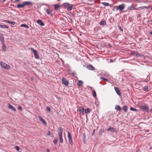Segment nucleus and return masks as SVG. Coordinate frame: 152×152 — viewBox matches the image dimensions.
Wrapping results in <instances>:
<instances>
[{"mask_svg":"<svg viewBox=\"0 0 152 152\" xmlns=\"http://www.w3.org/2000/svg\"><path fill=\"white\" fill-rule=\"evenodd\" d=\"M151 10H152V7L151 8Z\"/></svg>","mask_w":152,"mask_h":152,"instance_id":"obj_53","label":"nucleus"},{"mask_svg":"<svg viewBox=\"0 0 152 152\" xmlns=\"http://www.w3.org/2000/svg\"><path fill=\"white\" fill-rule=\"evenodd\" d=\"M83 83L81 80H79L77 83V85L78 86H82Z\"/></svg>","mask_w":152,"mask_h":152,"instance_id":"obj_21","label":"nucleus"},{"mask_svg":"<svg viewBox=\"0 0 152 152\" xmlns=\"http://www.w3.org/2000/svg\"><path fill=\"white\" fill-rule=\"evenodd\" d=\"M0 39L1 41H3L4 40V38L3 37H1V38L0 37Z\"/></svg>","mask_w":152,"mask_h":152,"instance_id":"obj_43","label":"nucleus"},{"mask_svg":"<svg viewBox=\"0 0 152 152\" xmlns=\"http://www.w3.org/2000/svg\"><path fill=\"white\" fill-rule=\"evenodd\" d=\"M130 109L132 111H137V110L136 109L132 107H131L130 108Z\"/></svg>","mask_w":152,"mask_h":152,"instance_id":"obj_38","label":"nucleus"},{"mask_svg":"<svg viewBox=\"0 0 152 152\" xmlns=\"http://www.w3.org/2000/svg\"><path fill=\"white\" fill-rule=\"evenodd\" d=\"M87 68L88 69L91 70H93L94 69V67L91 65H89L88 66Z\"/></svg>","mask_w":152,"mask_h":152,"instance_id":"obj_25","label":"nucleus"},{"mask_svg":"<svg viewBox=\"0 0 152 152\" xmlns=\"http://www.w3.org/2000/svg\"><path fill=\"white\" fill-rule=\"evenodd\" d=\"M54 7V9L55 11H56L58 10L60 7V6L58 4H55L53 5Z\"/></svg>","mask_w":152,"mask_h":152,"instance_id":"obj_13","label":"nucleus"},{"mask_svg":"<svg viewBox=\"0 0 152 152\" xmlns=\"http://www.w3.org/2000/svg\"><path fill=\"white\" fill-rule=\"evenodd\" d=\"M46 12L48 15L51 14L52 12L50 11L49 7H48V9H46Z\"/></svg>","mask_w":152,"mask_h":152,"instance_id":"obj_18","label":"nucleus"},{"mask_svg":"<svg viewBox=\"0 0 152 152\" xmlns=\"http://www.w3.org/2000/svg\"><path fill=\"white\" fill-rule=\"evenodd\" d=\"M125 7V5L124 4H121L119 6H117L115 7L116 10H120L122 11L123 10Z\"/></svg>","mask_w":152,"mask_h":152,"instance_id":"obj_5","label":"nucleus"},{"mask_svg":"<svg viewBox=\"0 0 152 152\" xmlns=\"http://www.w3.org/2000/svg\"><path fill=\"white\" fill-rule=\"evenodd\" d=\"M21 27H25V28H28L29 27L26 24H22L21 25Z\"/></svg>","mask_w":152,"mask_h":152,"instance_id":"obj_31","label":"nucleus"},{"mask_svg":"<svg viewBox=\"0 0 152 152\" xmlns=\"http://www.w3.org/2000/svg\"><path fill=\"white\" fill-rule=\"evenodd\" d=\"M69 4L68 3H64L62 5V6H64L65 7H68Z\"/></svg>","mask_w":152,"mask_h":152,"instance_id":"obj_27","label":"nucleus"},{"mask_svg":"<svg viewBox=\"0 0 152 152\" xmlns=\"http://www.w3.org/2000/svg\"><path fill=\"white\" fill-rule=\"evenodd\" d=\"M68 135L69 143L71 145H73V142L72 136L71 134H70V132H68Z\"/></svg>","mask_w":152,"mask_h":152,"instance_id":"obj_7","label":"nucleus"},{"mask_svg":"<svg viewBox=\"0 0 152 152\" xmlns=\"http://www.w3.org/2000/svg\"><path fill=\"white\" fill-rule=\"evenodd\" d=\"M105 81H108V80L107 79H105L104 80Z\"/></svg>","mask_w":152,"mask_h":152,"instance_id":"obj_47","label":"nucleus"},{"mask_svg":"<svg viewBox=\"0 0 152 152\" xmlns=\"http://www.w3.org/2000/svg\"><path fill=\"white\" fill-rule=\"evenodd\" d=\"M31 80H33V77H31Z\"/></svg>","mask_w":152,"mask_h":152,"instance_id":"obj_50","label":"nucleus"},{"mask_svg":"<svg viewBox=\"0 0 152 152\" xmlns=\"http://www.w3.org/2000/svg\"><path fill=\"white\" fill-rule=\"evenodd\" d=\"M30 50H31L32 51V52L34 53L35 58L36 59H39V57L38 54L37 50H34L33 48H31Z\"/></svg>","mask_w":152,"mask_h":152,"instance_id":"obj_6","label":"nucleus"},{"mask_svg":"<svg viewBox=\"0 0 152 152\" xmlns=\"http://www.w3.org/2000/svg\"><path fill=\"white\" fill-rule=\"evenodd\" d=\"M20 0H15V1L13 2V3H15L18 2L20 1Z\"/></svg>","mask_w":152,"mask_h":152,"instance_id":"obj_40","label":"nucleus"},{"mask_svg":"<svg viewBox=\"0 0 152 152\" xmlns=\"http://www.w3.org/2000/svg\"><path fill=\"white\" fill-rule=\"evenodd\" d=\"M50 152V150L49 149H48L46 150V152Z\"/></svg>","mask_w":152,"mask_h":152,"instance_id":"obj_45","label":"nucleus"},{"mask_svg":"<svg viewBox=\"0 0 152 152\" xmlns=\"http://www.w3.org/2000/svg\"><path fill=\"white\" fill-rule=\"evenodd\" d=\"M115 109L116 110H118L120 111L121 110V108L119 105H116L115 107Z\"/></svg>","mask_w":152,"mask_h":152,"instance_id":"obj_17","label":"nucleus"},{"mask_svg":"<svg viewBox=\"0 0 152 152\" xmlns=\"http://www.w3.org/2000/svg\"><path fill=\"white\" fill-rule=\"evenodd\" d=\"M57 141L58 140H57V139H56L53 140V142L55 145H56L57 144Z\"/></svg>","mask_w":152,"mask_h":152,"instance_id":"obj_35","label":"nucleus"},{"mask_svg":"<svg viewBox=\"0 0 152 152\" xmlns=\"http://www.w3.org/2000/svg\"><path fill=\"white\" fill-rule=\"evenodd\" d=\"M0 64L2 68L5 69H10V66L3 61H1L0 62Z\"/></svg>","mask_w":152,"mask_h":152,"instance_id":"obj_3","label":"nucleus"},{"mask_svg":"<svg viewBox=\"0 0 152 152\" xmlns=\"http://www.w3.org/2000/svg\"><path fill=\"white\" fill-rule=\"evenodd\" d=\"M118 28H119V30L121 31H123V29L122 28H121V27L120 26H118Z\"/></svg>","mask_w":152,"mask_h":152,"instance_id":"obj_41","label":"nucleus"},{"mask_svg":"<svg viewBox=\"0 0 152 152\" xmlns=\"http://www.w3.org/2000/svg\"><path fill=\"white\" fill-rule=\"evenodd\" d=\"M135 56L137 57H141L142 56V55L141 54H140L139 53H135Z\"/></svg>","mask_w":152,"mask_h":152,"instance_id":"obj_30","label":"nucleus"},{"mask_svg":"<svg viewBox=\"0 0 152 152\" xmlns=\"http://www.w3.org/2000/svg\"><path fill=\"white\" fill-rule=\"evenodd\" d=\"M62 81L64 84L66 86L68 85V81L66 79L64 78H62Z\"/></svg>","mask_w":152,"mask_h":152,"instance_id":"obj_11","label":"nucleus"},{"mask_svg":"<svg viewBox=\"0 0 152 152\" xmlns=\"http://www.w3.org/2000/svg\"><path fill=\"white\" fill-rule=\"evenodd\" d=\"M46 109L47 111H48V112H50L51 110V108L48 107H46Z\"/></svg>","mask_w":152,"mask_h":152,"instance_id":"obj_36","label":"nucleus"},{"mask_svg":"<svg viewBox=\"0 0 152 152\" xmlns=\"http://www.w3.org/2000/svg\"><path fill=\"white\" fill-rule=\"evenodd\" d=\"M38 118L44 124L46 125L47 123L45 120L42 118L41 116H39Z\"/></svg>","mask_w":152,"mask_h":152,"instance_id":"obj_10","label":"nucleus"},{"mask_svg":"<svg viewBox=\"0 0 152 152\" xmlns=\"http://www.w3.org/2000/svg\"><path fill=\"white\" fill-rule=\"evenodd\" d=\"M8 108L9 109H11L13 111L15 112L16 111V109L12 105H9L8 106Z\"/></svg>","mask_w":152,"mask_h":152,"instance_id":"obj_14","label":"nucleus"},{"mask_svg":"<svg viewBox=\"0 0 152 152\" xmlns=\"http://www.w3.org/2000/svg\"><path fill=\"white\" fill-rule=\"evenodd\" d=\"M148 8V7L146 6H142V7H140L138 8H141V9H144Z\"/></svg>","mask_w":152,"mask_h":152,"instance_id":"obj_37","label":"nucleus"},{"mask_svg":"<svg viewBox=\"0 0 152 152\" xmlns=\"http://www.w3.org/2000/svg\"><path fill=\"white\" fill-rule=\"evenodd\" d=\"M114 89L117 94L118 95H120L121 94L118 88L117 87H114Z\"/></svg>","mask_w":152,"mask_h":152,"instance_id":"obj_15","label":"nucleus"},{"mask_svg":"<svg viewBox=\"0 0 152 152\" xmlns=\"http://www.w3.org/2000/svg\"><path fill=\"white\" fill-rule=\"evenodd\" d=\"M107 131H110L112 132H114L115 131V128H114L113 127L110 126V127H109L107 129Z\"/></svg>","mask_w":152,"mask_h":152,"instance_id":"obj_9","label":"nucleus"},{"mask_svg":"<svg viewBox=\"0 0 152 152\" xmlns=\"http://www.w3.org/2000/svg\"><path fill=\"white\" fill-rule=\"evenodd\" d=\"M11 0V1L12 2H13L14 1H13V0Z\"/></svg>","mask_w":152,"mask_h":152,"instance_id":"obj_51","label":"nucleus"},{"mask_svg":"<svg viewBox=\"0 0 152 152\" xmlns=\"http://www.w3.org/2000/svg\"><path fill=\"white\" fill-rule=\"evenodd\" d=\"M63 129L62 127H59L58 129V135L59 138V142L61 143L63 142V138L62 137V133Z\"/></svg>","mask_w":152,"mask_h":152,"instance_id":"obj_2","label":"nucleus"},{"mask_svg":"<svg viewBox=\"0 0 152 152\" xmlns=\"http://www.w3.org/2000/svg\"><path fill=\"white\" fill-rule=\"evenodd\" d=\"M102 4L104 5L105 6H108L109 5V4L108 3L106 2H103L102 3Z\"/></svg>","mask_w":152,"mask_h":152,"instance_id":"obj_33","label":"nucleus"},{"mask_svg":"<svg viewBox=\"0 0 152 152\" xmlns=\"http://www.w3.org/2000/svg\"><path fill=\"white\" fill-rule=\"evenodd\" d=\"M79 111L80 114H81L82 115H83L84 114V109L82 107H79Z\"/></svg>","mask_w":152,"mask_h":152,"instance_id":"obj_8","label":"nucleus"},{"mask_svg":"<svg viewBox=\"0 0 152 152\" xmlns=\"http://www.w3.org/2000/svg\"><path fill=\"white\" fill-rule=\"evenodd\" d=\"M151 111H152V109H151Z\"/></svg>","mask_w":152,"mask_h":152,"instance_id":"obj_52","label":"nucleus"},{"mask_svg":"<svg viewBox=\"0 0 152 152\" xmlns=\"http://www.w3.org/2000/svg\"><path fill=\"white\" fill-rule=\"evenodd\" d=\"M143 90L145 91H149L148 90V86H144L143 88Z\"/></svg>","mask_w":152,"mask_h":152,"instance_id":"obj_26","label":"nucleus"},{"mask_svg":"<svg viewBox=\"0 0 152 152\" xmlns=\"http://www.w3.org/2000/svg\"><path fill=\"white\" fill-rule=\"evenodd\" d=\"M37 23L40 26H42L44 25V23L41 20H37Z\"/></svg>","mask_w":152,"mask_h":152,"instance_id":"obj_16","label":"nucleus"},{"mask_svg":"<svg viewBox=\"0 0 152 152\" xmlns=\"http://www.w3.org/2000/svg\"><path fill=\"white\" fill-rule=\"evenodd\" d=\"M92 94L93 96L95 97L96 96V94L95 90H94L92 91Z\"/></svg>","mask_w":152,"mask_h":152,"instance_id":"obj_32","label":"nucleus"},{"mask_svg":"<svg viewBox=\"0 0 152 152\" xmlns=\"http://www.w3.org/2000/svg\"><path fill=\"white\" fill-rule=\"evenodd\" d=\"M4 21L6 22L9 23L13 25H14L15 24V22H11V21H10L7 20H4Z\"/></svg>","mask_w":152,"mask_h":152,"instance_id":"obj_23","label":"nucleus"},{"mask_svg":"<svg viewBox=\"0 0 152 152\" xmlns=\"http://www.w3.org/2000/svg\"><path fill=\"white\" fill-rule=\"evenodd\" d=\"M139 8H135V9L134 10H139Z\"/></svg>","mask_w":152,"mask_h":152,"instance_id":"obj_46","label":"nucleus"},{"mask_svg":"<svg viewBox=\"0 0 152 152\" xmlns=\"http://www.w3.org/2000/svg\"><path fill=\"white\" fill-rule=\"evenodd\" d=\"M106 23V22L104 20H102L101 21L100 23V25H104Z\"/></svg>","mask_w":152,"mask_h":152,"instance_id":"obj_29","label":"nucleus"},{"mask_svg":"<svg viewBox=\"0 0 152 152\" xmlns=\"http://www.w3.org/2000/svg\"><path fill=\"white\" fill-rule=\"evenodd\" d=\"M92 111V109L87 107L85 110V112L86 114H89Z\"/></svg>","mask_w":152,"mask_h":152,"instance_id":"obj_12","label":"nucleus"},{"mask_svg":"<svg viewBox=\"0 0 152 152\" xmlns=\"http://www.w3.org/2000/svg\"><path fill=\"white\" fill-rule=\"evenodd\" d=\"M48 135L50 136L51 137H53L54 136L51 133V132H48Z\"/></svg>","mask_w":152,"mask_h":152,"instance_id":"obj_34","label":"nucleus"},{"mask_svg":"<svg viewBox=\"0 0 152 152\" xmlns=\"http://www.w3.org/2000/svg\"><path fill=\"white\" fill-rule=\"evenodd\" d=\"M73 5L70 4L67 8V10L70 11L72 9Z\"/></svg>","mask_w":152,"mask_h":152,"instance_id":"obj_19","label":"nucleus"},{"mask_svg":"<svg viewBox=\"0 0 152 152\" xmlns=\"http://www.w3.org/2000/svg\"><path fill=\"white\" fill-rule=\"evenodd\" d=\"M15 148L16 150L19 152H22L21 149L18 146H16Z\"/></svg>","mask_w":152,"mask_h":152,"instance_id":"obj_22","label":"nucleus"},{"mask_svg":"<svg viewBox=\"0 0 152 152\" xmlns=\"http://www.w3.org/2000/svg\"><path fill=\"white\" fill-rule=\"evenodd\" d=\"M150 34L152 35V31H151L150 33Z\"/></svg>","mask_w":152,"mask_h":152,"instance_id":"obj_49","label":"nucleus"},{"mask_svg":"<svg viewBox=\"0 0 152 152\" xmlns=\"http://www.w3.org/2000/svg\"><path fill=\"white\" fill-rule=\"evenodd\" d=\"M136 53L137 52H135L132 51V52H131V53L132 55L134 56H135V54H136L135 53Z\"/></svg>","mask_w":152,"mask_h":152,"instance_id":"obj_39","label":"nucleus"},{"mask_svg":"<svg viewBox=\"0 0 152 152\" xmlns=\"http://www.w3.org/2000/svg\"><path fill=\"white\" fill-rule=\"evenodd\" d=\"M0 27L2 28H8L9 26L7 25H1L0 24Z\"/></svg>","mask_w":152,"mask_h":152,"instance_id":"obj_20","label":"nucleus"},{"mask_svg":"<svg viewBox=\"0 0 152 152\" xmlns=\"http://www.w3.org/2000/svg\"><path fill=\"white\" fill-rule=\"evenodd\" d=\"M18 109L19 110H22V108L21 106H19L18 107Z\"/></svg>","mask_w":152,"mask_h":152,"instance_id":"obj_42","label":"nucleus"},{"mask_svg":"<svg viewBox=\"0 0 152 152\" xmlns=\"http://www.w3.org/2000/svg\"><path fill=\"white\" fill-rule=\"evenodd\" d=\"M127 107L126 106H124L123 107V109L125 112H127Z\"/></svg>","mask_w":152,"mask_h":152,"instance_id":"obj_28","label":"nucleus"},{"mask_svg":"<svg viewBox=\"0 0 152 152\" xmlns=\"http://www.w3.org/2000/svg\"><path fill=\"white\" fill-rule=\"evenodd\" d=\"M100 78H101V79L103 80H104V79H105V78H104V77H101Z\"/></svg>","mask_w":152,"mask_h":152,"instance_id":"obj_44","label":"nucleus"},{"mask_svg":"<svg viewBox=\"0 0 152 152\" xmlns=\"http://www.w3.org/2000/svg\"><path fill=\"white\" fill-rule=\"evenodd\" d=\"M142 110L148 112V107L147 104H141L140 106Z\"/></svg>","mask_w":152,"mask_h":152,"instance_id":"obj_4","label":"nucleus"},{"mask_svg":"<svg viewBox=\"0 0 152 152\" xmlns=\"http://www.w3.org/2000/svg\"><path fill=\"white\" fill-rule=\"evenodd\" d=\"M58 1H60V0H58Z\"/></svg>","mask_w":152,"mask_h":152,"instance_id":"obj_54","label":"nucleus"},{"mask_svg":"<svg viewBox=\"0 0 152 152\" xmlns=\"http://www.w3.org/2000/svg\"><path fill=\"white\" fill-rule=\"evenodd\" d=\"M110 62H113V61L111 59V60H110Z\"/></svg>","mask_w":152,"mask_h":152,"instance_id":"obj_48","label":"nucleus"},{"mask_svg":"<svg viewBox=\"0 0 152 152\" xmlns=\"http://www.w3.org/2000/svg\"><path fill=\"white\" fill-rule=\"evenodd\" d=\"M134 9H135L134 7L132 6H129L127 7L128 10H134Z\"/></svg>","mask_w":152,"mask_h":152,"instance_id":"obj_24","label":"nucleus"},{"mask_svg":"<svg viewBox=\"0 0 152 152\" xmlns=\"http://www.w3.org/2000/svg\"><path fill=\"white\" fill-rule=\"evenodd\" d=\"M33 5V3L31 2L24 1L20 4H18L17 5V7L18 8H24L26 6H31Z\"/></svg>","mask_w":152,"mask_h":152,"instance_id":"obj_1","label":"nucleus"}]
</instances>
